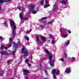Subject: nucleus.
Instances as JSON below:
<instances>
[{
    "instance_id": "42",
    "label": "nucleus",
    "mask_w": 79,
    "mask_h": 79,
    "mask_svg": "<svg viewBox=\"0 0 79 79\" xmlns=\"http://www.w3.org/2000/svg\"><path fill=\"white\" fill-rule=\"evenodd\" d=\"M52 21H49L48 22V24H52Z\"/></svg>"
},
{
    "instance_id": "36",
    "label": "nucleus",
    "mask_w": 79,
    "mask_h": 79,
    "mask_svg": "<svg viewBox=\"0 0 79 79\" xmlns=\"http://www.w3.org/2000/svg\"><path fill=\"white\" fill-rule=\"evenodd\" d=\"M49 36L50 38H53V36L52 35H49Z\"/></svg>"
},
{
    "instance_id": "3",
    "label": "nucleus",
    "mask_w": 79,
    "mask_h": 79,
    "mask_svg": "<svg viewBox=\"0 0 79 79\" xmlns=\"http://www.w3.org/2000/svg\"><path fill=\"white\" fill-rule=\"evenodd\" d=\"M55 61V60H50L49 63L52 67L54 66V62Z\"/></svg>"
},
{
    "instance_id": "2",
    "label": "nucleus",
    "mask_w": 79,
    "mask_h": 79,
    "mask_svg": "<svg viewBox=\"0 0 79 79\" xmlns=\"http://www.w3.org/2000/svg\"><path fill=\"white\" fill-rule=\"evenodd\" d=\"M22 53L24 54V57L27 56L29 55L28 54V51L26 48H25L24 47H23V48L22 49Z\"/></svg>"
},
{
    "instance_id": "34",
    "label": "nucleus",
    "mask_w": 79,
    "mask_h": 79,
    "mask_svg": "<svg viewBox=\"0 0 79 79\" xmlns=\"http://www.w3.org/2000/svg\"><path fill=\"white\" fill-rule=\"evenodd\" d=\"M74 61H75V60H70V62H71V63H73V62Z\"/></svg>"
},
{
    "instance_id": "9",
    "label": "nucleus",
    "mask_w": 79,
    "mask_h": 79,
    "mask_svg": "<svg viewBox=\"0 0 79 79\" xmlns=\"http://www.w3.org/2000/svg\"><path fill=\"white\" fill-rule=\"evenodd\" d=\"M1 54L2 55H8V53H7L5 51H1Z\"/></svg>"
},
{
    "instance_id": "31",
    "label": "nucleus",
    "mask_w": 79,
    "mask_h": 79,
    "mask_svg": "<svg viewBox=\"0 0 79 79\" xmlns=\"http://www.w3.org/2000/svg\"><path fill=\"white\" fill-rule=\"evenodd\" d=\"M59 73H60V71H57L56 72V74H57V75H58V74H59Z\"/></svg>"
},
{
    "instance_id": "52",
    "label": "nucleus",
    "mask_w": 79,
    "mask_h": 79,
    "mask_svg": "<svg viewBox=\"0 0 79 79\" xmlns=\"http://www.w3.org/2000/svg\"><path fill=\"white\" fill-rule=\"evenodd\" d=\"M1 6H0V11H1Z\"/></svg>"
},
{
    "instance_id": "16",
    "label": "nucleus",
    "mask_w": 79,
    "mask_h": 79,
    "mask_svg": "<svg viewBox=\"0 0 79 79\" xmlns=\"http://www.w3.org/2000/svg\"><path fill=\"white\" fill-rule=\"evenodd\" d=\"M24 38L25 39H26V40H29V37L27 36H24Z\"/></svg>"
},
{
    "instance_id": "41",
    "label": "nucleus",
    "mask_w": 79,
    "mask_h": 79,
    "mask_svg": "<svg viewBox=\"0 0 79 79\" xmlns=\"http://www.w3.org/2000/svg\"><path fill=\"white\" fill-rule=\"evenodd\" d=\"M11 40H12V38H10V39L9 40V41L11 42Z\"/></svg>"
},
{
    "instance_id": "18",
    "label": "nucleus",
    "mask_w": 79,
    "mask_h": 79,
    "mask_svg": "<svg viewBox=\"0 0 79 79\" xmlns=\"http://www.w3.org/2000/svg\"><path fill=\"white\" fill-rule=\"evenodd\" d=\"M69 41H68L65 44V45H68L69 44Z\"/></svg>"
},
{
    "instance_id": "54",
    "label": "nucleus",
    "mask_w": 79,
    "mask_h": 79,
    "mask_svg": "<svg viewBox=\"0 0 79 79\" xmlns=\"http://www.w3.org/2000/svg\"><path fill=\"white\" fill-rule=\"evenodd\" d=\"M30 32H31L32 31V29H31L29 31Z\"/></svg>"
},
{
    "instance_id": "23",
    "label": "nucleus",
    "mask_w": 79,
    "mask_h": 79,
    "mask_svg": "<svg viewBox=\"0 0 79 79\" xmlns=\"http://www.w3.org/2000/svg\"><path fill=\"white\" fill-rule=\"evenodd\" d=\"M17 47V44L15 42L14 43V47Z\"/></svg>"
},
{
    "instance_id": "5",
    "label": "nucleus",
    "mask_w": 79,
    "mask_h": 79,
    "mask_svg": "<svg viewBox=\"0 0 79 79\" xmlns=\"http://www.w3.org/2000/svg\"><path fill=\"white\" fill-rule=\"evenodd\" d=\"M57 9H58V6H57V5L56 4H55L54 6V7H53V8L52 10V11H56L57 10Z\"/></svg>"
},
{
    "instance_id": "19",
    "label": "nucleus",
    "mask_w": 79,
    "mask_h": 79,
    "mask_svg": "<svg viewBox=\"0 0 79 79\" xmlns=\"http://www.w3.org/2000/svg\"><path fill=\"white\" fill-rule=\"evenodd\" d=\"M19 15H20V19H21V20H22L23 19V15H22V14H20Z\"/></svg>"
},
{
    "instance_id": "4",
    "label": "nucleus",
    "mask_w": 79,
    "mask_h": 79,
    "mask_svg": "<svg viewBox=\"0 0 79 79\" xmlns=\"http://www.w3.org/2000/svg\"><path fill=\"white\" fill-rule=\"evenodd\" d=\"M11 0H0V3H2L4 2H10Z\"/></svg>"
},
{
    "instance_id": "12",
    "label": "nucleus",
    "mask_w": 79,
    "mask_h": 79,
    "mask_svg": "<svg viewBox=\"0 0 79 79\" xmlns=\"http://www.w3.org/2000/svg\"><path fill=\"white\" fill-rule=\"evenodd\" d=\"M61 3L63 4H66V1L65 0H61Z\"/></svg>"
},
{
    "instance_id": "59",
    "label": "nucleus",
    "mask_w": 79,
    "mask_h": 79,
    "mask_svg": "<svg viewBox=\"0 0 79 79\" xmlns=\"http://www.w3.org/2000/svg\"><path fill=\"white\" fill-rule=\"evenodd\" d=\"M40 66H42L41 65H40Z\"/></svg>"
},
{
    "instance_id": "28",
    "label": "nucleus",
    "mask_w": 79,
    "mask_h": 79,
    "mask_svg": "<svg viewBox=\"0 0 79 79\" xmlns=\"http://www.w3.org/2000/svg\"><path fill=\"white\" fill-rule=\"evenodd\" d=\"M63 54L64 56H65V57H66L67 56V54L65 52H64L63 53Z\"/></svg>"
},
{
    "instance_id": "25",
    "label": "nucleus",
    "mask_w": 79,
    "mask_h": 79,
    "mask_svg": "<svg viewBox=\"0 0 79 79\" xmlns=\"http://www.w3.org/2000/svg\"><path fill=\"white\" fill-rule=\"evenodd\" d=\"M16 49H15L14 51H12V55H15V53H16Z\"/></svg>"
},
{
    "instance_id": "27",
    "label": "nucleus",
    "mask_w": 79,
    "mask_h": 79,
    "mask_svg": "<svg viewBox=\"0 0 79 79\" xmlns=\"http://www.w3.org/2000/svg\"><path fill=\"white\" fill-rule=\"evenodd\" d=\"M4 26H7V22L6 21H5V22L4 23Z\"/></svg>"
},
{
    "instance_id": "40",
    "label": "nucleus",
    "mask_w": 79,
    "mask_h": 79,
    "mask_svg": "<svg viewBox=\"0 0 79 79\" xmlns=\"http://www.w3.org/2000/svg\"><path fill=\"white\" fill-rule=\"evenodd\" d=\"M29 32H30V31H27V32H26V33H27V34H29Z\"/></svg>"
},
{
    "instance_id": "46",
    "label": "nucleus",
    "mask_w": 79,
    "mask_h": 79,
    "mask_svg": "<svg viewBox=\"0 0 79 79\" xmlns=\"http://www.w3.org/2000/svg\"><path fill=\"white\" fill-rule=\"evenodd\" d=\"M10 60H8L7 61V63H10Z\"/></svg>"
},
{
    "instance_id": "51",
    "label": "nucleus",
    "mask_w": 79,
    "mask_h": 79,
    "mask_svg": "<svg viewBox=\"0 0 79 79\" xmlns=\"http://www.w3.org/2000/svg\"><path fill=\"white\" fill-rule=\"evenodd\" d=\"M45 73L47 75V70L45 71Z\"/></svg>"
},
{
    "instance_id": "26",
    "label": "nucleus",
    "mask_w": 79,
    "mask_h": 79,
    "mask_svg": "<svg viewBox=\"0 0 79 79\" xmlns=\"http://www.w3.org/2000/svg\"><path fill=\"white\" fill-rule=\"evenodd\" d=\"M8 48H9V47H11V44H9L7 45Z\"/></svg>"
},
{
    "instance_id": "57",
    "label": "nucleus",
    "mask_w": 79,
    "mask_h": 79,
    "mask_svg": "<svg viewBox=\"0 0 79 79\" xmlns=\"http://www.w3.org/2000/svg\"><path fill=\"white\" fill-rule=\"evenodd\" d=\"M7 47H6L5 48V49H7Z\"/></svg>"
},
{
    "instance_id": "14",
    "label": "nucleus",
    "mask_w": 79,
    "mask_h": 79,
    "mask_svg": "<svg viewBox=\"0 0 79 79\" xmlns=\"http://www.w3.org/2000/svg\"><path fill=\"white\" fill-rule=\"evenodd\" d=\"M44 52H46V53L47 54H48V55L50 54V52H49V51L48 50L45 49Z\"/></svg>"
},
{
    "instance_id": "32",
    "label": "nucleus",
    "mask_w": 79,
    "mask_h": 79,
    "mask_svg": "<svg viewBox=\"0 0 79 79\" xmlns=\"http://www.w3.org/2000/svg\"><path fill=\"white\" fill-rule=\"evenodd\" d=\"M4 47H5L4 46V45H3L1 46V48L2 49H3V48H4Z\"/></svg>"
},
{
    "instance_id": "11",
    "label": "nucleus",
    "mask_w": 79,
    "mask_h": 79,
    "mask_svg": "<svg viewBox=\"0 0 79 79\" xmlns=\"http://www.w3.org/2000/svg\"><path fill=\"white\" fill-rule=\"evenodd\" d=\"M36 40L37 42H39V43H41V41H40L39 40V36H37L36 37Z\"/></svg>"
},
{
    "instance_id": "22",
    "label": "nucleus",
    "mask_w": 79,
    "mask_h": 79,
    "mask_svg": "<svg viewBox=\"0 0 79 79\" xmlns=\"http://www.w3.org/2000/svg\"><path fill=\"white\" fill-rule=\"evenodd\" d=\"M32 13H33V14H36V13H37V11L36 10H33L32 11Z\"/></svg>"
},
{
    "instance_id": "58",
    "label": "nucleus",
    "mask_w": 79,
    "mask_h": 79,
    "mask_svg": "<svg viewBox=\"0 0 79 79\" xmlns=\"http://www.w3.org/2000/svg\"><path fill=\"white\" fill-rule=\"evenodd\" d=\"M45 58L43 59V60H45Z\"/></svg>"
},
{
    "instance_id": "24",
    "label": "nucleus",
    "mask_w": 79,
    "mask_h": 79,
    "mask_svg": "<svg viewBox=\"0 0 79 79\" xmlns=\"http://www.w3.org/2000/svg\"><path fill=\"white\" fill-rule=\"evenodd\" d=\"M44 0H42L40 2V3L41 5H44Z\"/></svg>"
},
{
    "instance_id": "45",
    "label": "nucleus",
    "mask_w": 79,
    "mask_h": 79,
    "mask_svg": "<svg viewBox=\"0 0 79 79\" xmlns=\"http://www.w3.org/2000/svg\"><path fill=\"white\" fill-rule=\"evenodd\" d=\"M44 7L45 8H47V5L46 4L45 5Z\"/></svg>"
},
{
    "instance_id": "47",
    "label": "nucleus",
    "mask_w": 79,
    "mask_h": 79,
    "mask_svg": "<svg viewBox=\"0 0 79 79\" xmlns=\"http://www.w3.org/2000/svg\"><path fill=\"white\" fill-rule=\"evenodd\" d=\"M46 5L47 6H50V4H46Z\"/></svg>"
},
{
    "instance_id": "60",
    "label": "nucleus",
    "mask_w": 79,
    "mask_h": 79,
    "mask_svg": "<svg viewBox=\"0 0 79 79\" xmlns=\"http://www.w3.org/2000/svg\"><path fill=\"white\" fill-rule=\"evenodd\" d=\"M15 72L16 71V70L15 71Z\"/></svg>"
},
{
    "instance_id": "43",
    "label": "nucleus",
    "mask_w": 79,
    "mask_h": 79,
    "mask_svg": "<svg viewBox=\"0 0 79 79\" xmlns=\"http://www.w3.org/2000/svg\"><path fill=\"white\" fill-rule=\"evenodd\" d=\"M48 0H46V3H48Z\"/></svg>"
},
{
    "instance_id": "49",
    "label": "nucleus",
    "mask_w": 79,
    "mask_h": 79,
    "mask_svg": "<svg viewBox=\"0 0 79 79\" xmlns=\"http://www.w3.org/2000/svg\"><path fill=\"white\" fill-rule=\"evenodd\" d=\"M30 59L31 60H32V56H30Z\"/></svg>"
},
{
    "instance_id": "13",
    "label": "nucleus",
    "mask_w": 79,
    "mask_h": 79,
    "mask_svg": "<svg viewBox=\"0 0 79 79\" xmlns=\"http://www.w3.org/2000/svg\"><path fill=\"white\" fill-rule=\"evenodd\" d=\"M41 38L42 40H43V41H44V42L46 40V38L43 36H41Z\"/></svg>"
},
{
    "instance_id": "37",
    "label": "nucleus",
    "mask_w": 79,
    "mask_h": 79,
    "mask_svg": "<svg viewBox=\"0 0 79 79\" xmlns=\"http://www.w3.org/2000/svg\"><path fill=\"white\" fill-rule=\"evenodd\" d=\"M68 31L69 32V34H71V30H68Z\"/></svg>"
},
{
    "instance_id": "17",
    "label": "nucleus",
    "mask_w": 79,
    "mask_h": 79,
    "mask_svg": "<svg viewBox=\"0 0 79 79\" xmlns=\"http://www.w3.org/2000/svg\"><path fill=\"white\" fill-rule=\"evenodd\" d=\"M18 8L19 10H21V11H22V10H23V8L22 7H18Z\"/></svg>"
},
{
    "instance_id": "56",
    "label": "nucleus",
    "mask_w": 79,
    "mask_h": 79,
    "mask_svg": "<svg viewBox=\"0 0 79 79\" xmlns=\"http://www.w3.org/2000/svg\"><path fill=\"white\" fill-rule=\"evenodd\" d=\"M44 79H48V78H44Z\"/></svg>"
},
{
    "instance_id": "38",
    "label": "nucleus",
    "mask_w": 79,
    "mask_h": 79,
    "mask_svg": "<svg viewBox=\"0 0 79 79\" xmlns=\"http://www.w3.org/2000/svg\"><path fill=\"white\" fill-rule=\"evenodd\" d=\"M72 60H75L76 59V58L74 57H72L71 59Z\"/></svg>"
},
{
    "instance_id": "55",
    "label": "nucleus",
    "mask_w": 79,
    "mask_h": 79,
    "mask_svg": "<svg viewBox=\"0 0 79 79\" xmlns=\"http://www.w3.org/2000/svg\"><path fill=\"white\" fill-rule=\"evenodd\" d=\"M60 60H64V59H63V58H61Z\"/></svg>"
},
{
    "instance_id": "33",
    "label": "nucleus",
    "mask_w": 79,
    "mask_h": 79,
    "mask_svg": "<svg viewBox=\"0 0 79 79\" xmlns=\"http://www.w3.org/2000/svg\"><path fill=\"white\" fill-rule=\"evenodd\" d=\"M61 60L62 61V62H63V63H66V60Z\"/></svg>"
},
{
    "instance_id": "50",
    "label": "nucleus",
    "mask_w": 79,
    "mask_h": 79,
    "mask_svg": "<svg viewBox=\"0 0 79 79\" xmlns=\"http://www.w3.org/2000/svg\"><path fill=\"white\" fill-rule=\"evenodd\" d=\"M0 39H1V40H2L3 39V38L2 36L0 37Z\"/></svg>"
},
{
    "instance_id": "29",
    "label": "nucleus",
    "mask_w": 79,
    "mask_h": 79,
    "mask_svg": "<svg viewBox=\"0 0 79 79\" xmlns=\"http://www.w3.org/2000/svg\"><path fill=\"white\" fill-rule=\"evenodd\" d=\"M42 19L44 20V19H47V17H43L42 18Z\"/></svg>"
},
{
    "instance_id": "53",
    "label": "nucleus",
    "mask_w": 79,
    "mask_h": 79,
    "mask_svg": "<svg viewBox=\"0 0 79 79\" xmlns=\"http://www.w3.org/2000/svg\"><path fill=\"white\" fill-rule=\"evenodd\" d=\"M40 27L41 28H43V27H44L43 26H41Z\"/></svg>"
},
{
    "instance_id": "8",
    "label": "nucleus",
    "mask_w": 79,
    "mask_h": 79,
    "mask_svg": "<svg viewBox=\"0 0 79 79\" xmlns=\"http://www.w3.org/2000/svg\"><path fill=\"white\" fill-rule=\"evenodd\" d=\"M23 74L24 75H26L27 74L29 73V71L27 70H23Z\"/></svg>"
},
{
    "instance_id": "6",
    "label": "nucleus",
    "mask_w": 79,
    "mask_h": 79,
    "mask_svg": "<svg viewBox=\"0 0 79 79\" xmlns=\"http://www.w3.org/2000/svg\"><path fill=\"white\" fill-rule=\"evenodd\" d=\"M65 71L66 73H71V69L70 68H67Z\"/></svg>"
},
{
    "instance_id": "15",
    "label": "nucleus",
    "mask_w": 79,
    "mask_h": 79,
    "mask_svg": "<svg viewBox=\"0 0 79 79\" xmlns=\"http://www.w3.org/2000/svg\"><path fill=\"white\" fill-rule=\"evenodd\" d=\"M56 73V69H54L52 70V74H55Z\"/></svg>"
},
{
    "instance_id": "10",
    "label": "nucleus",
    "mask_w": 79,
    "mask_h": 79,
    "mask_svg": "<svg viewBox=\"0 0 79 79\" xmlns=\"http://www.w3.org/2000/svg\"><path fill=\"white\" fill-rule=\"evenodd\" d=\"M67 35L66 33V32L64 33L63 34V35H62V37H64V38H66L67 36Z\"/></svg>"
},
{
    "instance_id": "44",
    "label": "nucleus",
    "mask_w": 79,
    "mask_h": 79,
    "mask_svg": "<svg viewBox=\"0 0 79 79\" xmlns=\"http://www.w3.org/2000/svg\"><path fill=\"white\" fill-rule=\"evenodd\" d=\"M28 65L29 66V67H31V64H30L29 63H28Z\"/></svg>"
},
{
    "instance_id": "21",
    "label": "nucleus",
    "mask_w": 79,
    "mask_h": 79,
    "mask_svg": "<svg viewBox=\"0 0 79 79\" xmlns=\"http://www.w3.org/2000/svg\"><path fill=\"white\" fill-rule=\"evenodd\" d=\"M52 55H49V60H52Z\"/></svg>"
},
{
    "instance_id": "48",
    "label": "nucleus",
    "mask_w": 79,
    "mask_h": 79,
    "mask_svg": "<svg viewBox=\"0 0 79 79\" xmlns=\"http://www.w3.org/2000/svg\"><path fill=\"white\" fill-rule=\"evenodd\" d=\"M27 19H28V18H25V20H27Z\"/></svg>"
},
{
    "instance_id": "61",
    "label": "nucleus",
    "mask_w": 79,
    "mask_h": 79,
    "mask_svg": "<svg viewBox=\"0 0 79 79\" xmlns=\"http://www.w3.org/2000/svg\"><path fill=\"white\" fill-rule=\"evenodd\" d=\"M9 52H10V51H9Z\"/></svg>"
},
{
    "instance_id": "20",
    "label": "nucleus",
    "mask_w": 79,
    "mask_h": 79,
    "mask_svg": "<svg viewBox=\"0 0 79 79\" xmlns=\"http://www.w3.org/2000/svg\"><path fill=\"white\" fill-rule=\"evenodd\" d=\"M4 74V72H3V71L0 72V76H3Z\"/></svg>"
},
{
    "instance_id": "7",
    "label": "nucleus",
    "mask_w": 79,
    "mask_h": 79,
    "mask_svg": "<svg viewBox=\"0 0 79 79\" xmlns=\"http://www.w3.org/2000/svg\"><path fill=\"white\" fill-rule=\"evenodd\" d=\"M34 7H35V5H34V4L30 5V10L31 11H32V9H33V8H34Z\"/></svg>"
},
{
    "instance_id": "1",
    "label": "nucleus",
    "mask_w": 79,
    "mask_h": 79,
    "mask_svg": "<svg viewBox=\"0 0 79 79\" xmlns=\"http://www.w3.org/2000/svg\"><path fill=\"white\" fill-rule=\"evenodd\" d=\"M10 25L11 27H13V29H14L13 30V31L12 32V34L14 36L16 35V25H15V23L13 21H10Z\"/></svg>"
},
{
    "instance_id": "39",
    "label": "nucleus",
    "mask_w": 79,
    "mask_h": 79,
    "mask_svg": "<svg viewBox=\"0 0 79 79\" xmlns=\"http://www.w3.org/2000/svg\"><path fill=\"white\" fill-rule=\"evenodd\" d=\"M29 61V60H25V63H27L28 62V61Z\"/></svg>"
},
{
    "instance_id": "35",
    "label": "nucleus",
    "mask_w": 79,
    "mask_h": 79,
    "mask_svg": "<svg viewBox=\"0 0 79 79\" xmlns=\"http://www.w3.org/2000/svg\"><path fill=\"white\" fill-rule=\"evenodd\" d=\"M53 76L54 79H55L56 77V76L55 75H54V74H53Z\"/></svg>"
},
{
    "instance_id": "30",
    "label": "nucleus",
    "mask_w": 79,
    "mask_h": 79,
    "mask_svg": "<svg viewBox=\"0 0 79 79\" xmlns=\"http://www.w3.org/2000/svg\"><path fill=\"white\" fill-rule=\"evenodd\" d=\"M52 44H55V42L54 41V40H52Z\"/></svg>"
}]
</instances>
